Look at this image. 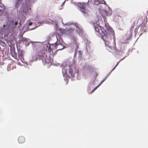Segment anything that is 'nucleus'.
Returning a JSON list of instances; mask_svg holds the SVG:
<instances>
[{"instance_id": "f257e3e1", "label": "nucleus", "mask_w": 148, "mask_h": 148, "mask_svg": "<svg viewBox=\"0 0 148 148\" xmlns=\"http://www.w3.org/2000/svg\"><path fill=\"white\" fill-rule=\"evenodd\" d=\"M92 23L94 25L95 31L101 34V37L104 41L106 47V49L110 52H111L113 49H115L114 47L112 48L110 45V41L112 39H113L114 42V33L112 28L107 23H105L106 29H104L103 27L98 25L97 24L95 25L93 22H92Z\"/></svg>"}, {"instance_id": "f03ea898", "label": "nucleus", "mask_w": 148, "mask_h": 148, "mask_svg": "<svg viewBox=\"0 0 148 148\" xmlns=\"http://www.w3.org/2000/svg\"><path fill=\"white\" fill-rule=\"evenodd\" d=\"M4 6L3 4L1 6L0 5V15L3 14L8 17V22L6 24L7 29L9 30L10 33L14 32L16 25L18 23V18L13 14L9 15V13L5 11L4 12V11H5Z\"/></svg>"}, {"instance_id": "7ed1b4c3", "label": "nucleus", "mask_w": 148, "mask_h": 148, "mask_svg": "<svg viewBox=\"0 0 148 148\" xmlns=\"http://www.w3.org/2000/svg\"><path fill=\"white\" fill-rule=\"evenodd\" d=\"M66 64L65 63L63 64L64 67L62 69V73L63 77H64L65 76H66L67 74L69 77H73L74 76V74L75 73L74 71L75 69L74 65L72 64L71 66L68 64L66 65Z\"/></svg>"}, {"instance_id": "20e7f679", "label": "nucleus", "mask_w": 148, "mask_h": 148, "mask_svg": "<svg viewBox=\"0 0 148 148\" xmlns=\"http://www.w3.org/2000/svg\"><path fill=\"white\" fill-rule=\"evenodd\" d=\"M45 17L40 16L38 17H37L36 18V21L38 24H40V25L37 26L36 25V27L45 23L49 24L52 23L53 25L54 23H55L54 27H57V24L58 23L59 21H61L63 24H64L62 19L59 17H58V19H55L53 20H51V22H49L47 21H45Z\"/></svg>"}, {"instance_id": "39448f33", "label": "nucleus", "mask_w": 148, "mask_h": 148, "mask_svg": "<svg viewBox=\"0 0 148 148\" xmlns=\"http://www.w3.org/2000/svg\"><path fill=\"white\" fill-rule=\"evenodd\" d=\"M35 0H27L25 1V2L22 4V9L20 11H23V12L26 14H27L29 10H31L30 6L34 2Z\"/></svg>"}, {"instance_id": "423d86ee", "label": "nucleus", "mask_w": 148, "mask_h": 148, "mask_svg": "<svg viewBox=\"0 0 148 148\" xmlns=\"http://www.w3.org/2000/svg\"><path fill=\"white\" fill-rule=\"evenodd\" d=\"M141 21H142L141 24L140 25L141 27L140 31L141 33L147 32L146 30H147V27L145 25L147 22V19L146 15L144 14L143 16L140 18Z\"/></svg>"}, {"instance_id": "0eeeda50", "label": "nucleus", "mask_w": 148, "mask_h": 148, "mask_svg": "<svg viewBox=\"0 0 148 148\" xmlns=\"http://www.w3.org/2000/svg\"><path fill=\"white\" fill-rule=\"evenodd\" d=\"M36 58H39L41 59L43 61H45L47 63H49L51 62V58L50 57H48L47 55L45 53H42L41 55H37L36 56Z\"/></svg>"}, {"instance_id": "6e6552de", "label": "nucleus", "mask_w": 148, "mask_h": 148, "mask_svg": "<svg viewBox=\"0 0 148 148\" xmlns=\"http://www.w3.org/2000/svg\"><path fill=\"white\" fill-rule=\"evenodd\" d=\"M71 24L73 25V26L76 27V31H77L78 34L79 36L82 35L83 33V30L79 27L78 24H77V23L75 24L71 23Z\"/></svg>"}, {"instance_id": "1a4fd4ad", "label": "nucleus", "mask_w": 148, "mask_h": 148, "mask_svg": "<svg viewBox=\"0 0 148 148\" xmlns=\"http://www.w3.org/2000/svg\"><path fill=\"white\" fill-rule=\"evenodd\" d=\"M78 5L79 8V10L82 12V13H86V12L85 11L86 10L85 6L84 3H79L78 4Z\"/></svg>"}, {"instance_id": "9d476101", "label": "nucleus", "mask_w": 148, "mask_h": 148, "mask_svg": "<svg viewBox=\"0 0 148 148\" xmlns=\"http://www.w3.org/2000/svg\"><path fill=\"white\" fill-rule=\"evenodd\" d=\"M55 46L57 50H62L65 48V47L61 44H58L57 42L55 43Z\"/></svg>"}, {"instance_id": "9b49d317", "label": "nucleus", "mask_w": 148, "mask_h": 148, "mask_svg": "<svg viewBox=\"0 0 148 148\" xmlns=\"http://www.w3.org/2000/svg\"><path fill=\"white\" fill-rule=\"evenodd\" d=\"M22 0H16L15 6L17 9L20 7L21 4Z\"/></svg>"}, {"instance_id": "f8f14e48", "label": "nucleus", "mask_w": 148, "mask_h": 148, "mask_svg": "<svg viewBox=\"0 0 148 148\" xmlns=\"http://www.w3.org/2000/svg\"><path fill=\"white\" fill-rule=\"evenodd\" d=\"M110 75V74H109L106 77H105V79H104L101 82V83H100V84H99L98 86H97L96 88H95L94 89L92 90V92L90 93H92V92H93L94 91L96 90L97 88H98L101 85V84L103 83V82L106 80V79L108 77V76H109Z\"/></svg>"}, {"instance_id": "ddd939ff", "label": "nucleus", "mask_w": 148, "mask_h": 148, "mask_svg": "<svg viewBox=\"0 0 148 148\" xmlns=\"http://www.w3.org/2000/svg\"><path fill=\"white\" fill-rule=\"evenodd\" d=\"M33 48H36L39 47L38 45L37 44L38 42H34L30 41Z\"/></svg>"}, {"instance_id": "4468645a", "label": "nucleus", "mask_w": 148, "mask_h": 148, "mask_svg": "<svg viewBox=\"0 0 148 148\" xmlns=\"http://www.w3.org/2000/svg\"><path fill=\"white\" fill-rule=\"evenodd\" d=\"M18 140L19 143H22L25 141V138L23 136H20L18 138Z\"/></svg>"}, {"instance_id": "2eb2a0df", "label": "nucleus", "mask_w": 148, "mask_h": 148, "mask_svg": "<svg viewBox=\"0 0 148 148\" xmlns=\"http://www.w3.org/2000/svg\"><path fill=\"white\" fill-rule=\"evenodd\" d=\"M91 1L92 2L93 4L96 5H98L101 3L99 0H91Z\"/></svg>"}, {"instance_id": "dca6fc26", "label": "nucleus", "mask_w": 148, "mask_h": 148, "mask_svg": "<svg viewBox=\"0 0 148 148\" xmlns=\"http://www.w3.org/2000/svg\"><path fill=\"white\" fill-rule=\"evenodd\" d=\"M28 39L25 38H23L21 40V41L23 43H27L28 42Z\"/></svg>"}, {"instance_id": "f3484780", "label": "nucleus", "mask_w": 148, "mask_h": 148, "mask_svg": "<svg viewBox=\"0 0 148 148\" xmlns=\"http://www.w3.org/2000/svg\"><path fill=\"white\" fill-rule=\"evenodd\" d=\"M18 56L19 58L21 59V60L22 62H23L21 58H22L23 56V53L21 52H19L18 53Z\"/></svg>"}, {"instance_id": "a211bd4d", "label": "nucleus", "mask_w": 148, "mask_h": 148, "mask_svg": "<svg viewBox=\"0 0 148 148\" xmlns=\"http://www.w3.org/2000/svg\"><path fill=\"white\" fill-rule=\"evenodd\" d=\"M119 62L117 63V64H116V66H114V67L111 70V71L110 72V73H109L110 74V73L112 72V71H113L116 68V67L118 65V63Z\"/></svg>"}, {"instance_id": "6ab92c4d", "label": "nucleus", "mask_w": 148, "mask_h": 148, "mask_svg": "<svg viewBox=\"0 0 148 148\" xmlns=\"http://www.w3.org/2000/svg\"><path fill=\"white\" fill-rule=\"evenodd\" d=\"M119 62L117 63V64H116V66H114V67L111 70V71L110 72V73H109L110 74V73L112 72V71H113L116 68V67L118 65V63Z\"/></svg>"}, {"instance_id": "aec40b11", "label": "nucleus", "mask_w": 148, "mask_h": 148, "mask_svg": "<svg viewBox=\"0 0 148 148\" xmlns=\"http://www.w3.org/2000/svg\"><path fill=\"white\" fill-rule=\"evenodd\" d=\"M78 52H79L78 56L79 57H81V56H82V52L80 51H78Z\"/></svg>"}, {"instance_id": "412c9836", "label": "nucleus", "mask_w": 148, "mask_h": 148, "mask_svg": "<svg viewBox=\"0 0 148 148\" xmlns=\"http://www.w3.org/2000/svg\"><path fill=\"white\" fill-rule=\"evenodd\" d=\"M76 46L77 47V48L75 49V55H76V51L77 50V48H78V46H77V45H76Z\"/></svg>"}, {"instance_id": "4be33fe9", "label": "nucleus", "mask_w": 148, "mask_h": 148, "mask_svg": "<svg viewBox=\"0 0 148 148\" xmlns=\"http://www.w3.org/2000/svg\"><path fill=\"white\" fill-rule=\"evenodd\" d=\"M133 28V27H132L131 28L130 31V33H131V35H132V32L133 31V30L132 29V28Z\"/></svg>"}, {"instance_id": "5701e85b", "label": "nucleus", "mask_w": 148, "mask_h": 148, "mask_svg": "<svg viewBox=\"0 0 148 148\" xmlns=\"http://www.w3.org/2000/svg\"><path fill=\"white\" fill-rule=\"evenodd\" d=\"M104 12L107 16H108V13L107 11L105 10L104 11Z\"/></svg>"}, {"instance_id": "b1692460", "label": "nucleus", "mask_w": 148, "mask_h": 148, "mask_svg": "<svg viewBox=\"0 0 148 148\" xmlns=\"http://www.w3.org/2000/svg\"><path fill=\"white\" fill-rule=\"evenodd\" d=\"M30 43V42H28H28L27 43H25V45H29Z\"/></svg>"}, {"instance_id": "393cba45", "label": "nucleus", "mask_w": 148, "mask_h": 148, "mask_svg": "<svg viewBox=\"0 0 148 148\" xmlns=\"http://www.w3.org/2000/svg\"><path fill=\"white\" fill-rule=\"evenodd\" d=\"M33 23L32 22H30L29 23V25L30 26V25H32V24Z\"/></svg>"}, {"instance_id": "a878e982", "label": "nucleus", "mask_w": 148, "mask_h": 148, "mask_svg": "<svg viewBox=\"0 0 148 148\" xmlns=\"http://www.w3.org/2000/svg\"><path fill=\"white\" fill-rule=\"evenodd\" d=\"M65 1H64L63 2V3H62V5H63L64 4V3H65Z\"/></svg>"}, {"instance_id": "bb28decb", "label": "nucleus", "mask_w": 148, "mask_h": 148, "mask_svg": "<svg viewBox=\"0 0 148 148\" xmlns=\"http://www.w3.org/2000/svg\"><path fill=\"white\" fill-rule=\"evenodd\" d=\"M103 2H104V3H104V4H106V1H103Z\"/></svg>"}, {"instance_id": "cd10ccee", "label": "nucleus", "mask_w": 148, "mask_h": 148, "mask_svg": "<svg viewBox=\"0 0 148 148\" xmlns=\"http://www.w3.org/2000/svg\"><path fill=\"white\" fill-rule=\"evenodd\" d=\"M14 39V37H13V38L11 39V40H12Z\"/></svg>"}, {"instance_id": "c85d7f7f", "label": "nucleus", "mask_w": 148, "mask_h": 148, "mask_svg": "<svg viewBox=\"0 0 148 148\" xmlns=\"http://www.w3.org/2000/svg\"><path fill=\"white\" fill-rule=\"evenodd\" d=\"M147 16H148V10L147 11Z\"/></svg>"}, {"instance_id": "c756f323", "label": "nucleus", "mask_w": 148, "mask_h": 148, "mask_svg": "<svg viewBox=\"0 0 148 148\" xmlns=\"http://www.w3.org/2000/svg\"><path fill=\"white\" fill-rule=\"evenodd\" d=\"M5 25H3V27H5Z\"/></svg>"}, {"instance_id": "7c9ffc66", "label": "nucleus", "mask_w": 148, "mask_h": 148, "mask_svg": "<svg viewBox=\"0 0 148 148\" xmlns=\"http://www.w3.org/2000/svg\"><path fill=\"white\" fill-rule=\"evenodd\" d=\"M68 24H69V23H67V24H65V25H68Z\"/></svg>"}, {"instance_id": "2f4dec72", "label": "nucleus", "mask_w": 148, "mask_h": 148, "mask_svg": "<svg viewBox=\"0 0 148 148\" xmlns=\"http://www.w3.org/2000/svg\"><path fill=\"white\" fill-rule=\"evenodd\" d=\"M124 58V57L121 60H123V58Z\"/></svg>"}, {"instance_id": "473e14b6", "label": "nucleus", "mask_w": 148, "mask_h": 148, "mask_svg": "<svg viewBox=\"0 0 148 148\" xmlns=\"http://www.w3.org/2000/svg\"><path fill=\"white\" fill-rule=\"evenodd\" d=\"M34 59H33V61H34Z\"/></svg>"}, {"instance_id": "72a5a7b5", "label": "nucleus", "mask_w": 148, "mask_h": 148, "mask_svg": "<svg viewBox=\"0 0 148 148\" xmlns=\"http://www.w3.org/2000/svg\"><path fill=\"white\" fill-rule=\"evenodd\" d=\"M88 1H89V0H88Z\"/></svg>"}]
</instances>
